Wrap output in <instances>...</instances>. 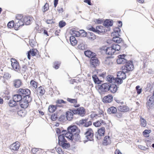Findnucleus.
<instances>
[{
  "label": "nucleus",
  "mask_w": 154,
  "mask_h": 154,
  "mask_svg": "<svg viewBox=\"0 0 154 154\" xmlns=\"http://www.w3.org/2000/svg\"><path fill=\"white\" fill-rule=\"evenodd\" d=\"M103 112L102 111H101L98 114H96L93 113L91 115V118L93 119H98L95 122L93 123V125L96 127L100 126L102 124L105 125V123L103 120L104 119Z\"/></svg>",
  "instance_id": "obj_1"
},
{
  "label": "nucleus",
  "mask_w": 154,
  "mask_h": 154,
  "mask_svg": "<svg viewBox=\"0 0 154 154\" xmlns=\"http://www.w3.org/2000/svg\"><path fill=\"white\" fill-rule=\"evenodd\" d=\"M66 132V131H62V133L58 136V143L64 149H67L70 146V144L67 143V140L65 138V134L63 133V132Z\"/></svg>",
  "instance_id": "obj_2"
},
{
  "label": "nucleus",
  "mask_w": 154,
  "mask_h": 154,
  "mask_svg": "<svg viewBox=\"0 0 154 154\" xmlns=\"http://www.w3.org/2000/svg\"><path fill=\"white\" fill-rule=\"evenodd\" d=\"M120 30V29L119 27L115 28L114 29L113 32L111 34L112 36H115L112 38L113 41L117 43H120L122 41V39L119 37L120 35L119 34Z\"/></svg>",
  "instance_id": "obj_3"
},
{
  "label": "nucleus",
  "mask_w": 154,
  "mask_h": 154,
  "mask_svg": "<svg viewBox=\"0 0 154 154\" xmlns=\"http://www.w3.org/2000/svg\"><path fill=\"white\" fill-rule=\"evenodd\" d=\"M121 48L120 46L117 44H113L112 46L106 49V52L108 55H112L116 51H119Z\"/></svg>",
  "instance_id": "obj_4"
},
{
  "label": "nucleus",
  "mask_w": 154,
  "mask_h": 154,
  "mask_svg": "<svg viewBox=\"0 0 154 154\" xmlns=\"http://www.w3.org/2000/svg\"><path fill=\"white\" fill-rule=\"evenodd\" d=\"M65 137L71 141H80V136L78 133L73 134L66 133L65 134Z\"/></svg>",
  "instance_id": "obj_5"
},
{
  "label": "nucleus",
  "mask_w": 154,
  "mask_h": 154,
  "mask_svg": "<svg viewBox=\"0 0 154 154\" xmlns=\"http://www.w3.org/2000/svg\"><path fill=\"white\" fill-rule=\"evenodd\" d=\"M126 72H124L122 69V71L119 72L117 73V78H116L117 83L120 84L122 82V79H124L126 78Z\"/></svg>",
  "instance_id": "obj_6"
},
{
  "label": "nucleus",
  "mask_w": 154,
  "mask_h": 154,
  "mask_svg": "<svg viewBox=\"0 0 154 154\" xmlns=\"http://www.w3.org/2000/svg\"><path fill=\"white\" fill-rule=\"evenodd\" d=\"M18 93L23 97V98H28V97H30V95L31 92L28 89L20 88L18 91Z\"/></svg>",
  "instance_id": "obj_7"
},
{
  "label": "nucleus",
  "mask_w": 154,
  "mask_h": 154,
  "mask_svg": "<svg viewBox=\"0 0 154 154\" xmlns=\"http://www.w3.org/2000/svg\"><path fill=\"white\" fill-rule=\"evenodd\" d=\"M125 63V65L122 67V69L124 72H128L133 70L134 66L132 62L131 61H126Z\"/></svg>",
  "instance_id": "obj_8"
},
{
  "label": "nucleus",
  "mask_w": 154,
  "mask_h": 154,
  "mask_svg": "<svg viewBox=\"0 0 154 154\" xmlns=\"http://www.w3.org/2000/svg\"><path fill=\"white\" fill-rule=\"evenodd\" d=\"M85 136L88 140H84V143H85L88 140L91 141L93 139V131L91 129H88L85 133Z\"/></svg>",
  "instance_id": "obj_9"
},
{
  "label": "nucleus",
  "mask_w": 154,
  "mask_h": 154,
  "mask_svg": "<svg viewBox=\"0 0 154 154\" xmlns=\"http://www.w3.org/2000/svg\"><path fill=\"white\" fill-rule=\"evenodd\" d=\"M31 100L32 98L31 97H28V98H23V100L19 103L20 105L22 108L25 109L28 106L29 103L31 102Z\"/></svg>",
  "instance_id": "obj_10"
},
{
  "label": "nucleus",
  "mask_w": 154,
  "mask_h": 154,
  "mask_svg": "<svg viewBox=\"0 0 154 154\" xmlns=\"http://www.w3.org/2000/svg\"><path fill=\"white\" fill-rule=\"evenodd\" d=\"M11 62L12 69L16 71H18L20 68L18 62L15 59L13 58H12L11 59Z\"/></svg>",
  "instance_id": "obj_11"
},
{
  "label": "nucleus",
  "mask_w": 154,
  "mask_h": 154,
  "mask_svg": "<svg viewBox=\"0 0 154 154\" xmlns=\"http://www.w3.org/2000/svg\"><path fill=\"white\" fill-rule=\"evenodd\" d=\"M147 100V106L149 108L151 109L152 107L154 106V96L152 95L148 96Z\"/></svg>",
  "instance_id": "obj_12"
},
{
  "label": "nucleus",
  "mask_w": 154,
  "mask_h": 154,
  "mask_svg": "<svg viewBox=\"0 0 154 154\" xmlns=\"http://www.w3.org/2000/svg\"><path fill=\"white\" fill-rule=\"evenodd\" d=\"M90 63L91 66L93 67H96L98 66L100 63L99 60L96 56L91 58Z\"/></svg>",
  "instance_id": "obj_13"
},
{
  "label": "nucleus",
  "mask_w": 154,
  "mask_h": 154,
  "mask_svg": "<svg viewBox=\"0 0 154 154\" xmlns=\"http://www.w3.org/2000/svg\"><path fill=\"white\" fill-rule=\"evenodd\" d=\"M72 112L74 114H77L82 116H84L85 113V109L83 107L79 108L77 110H73Z\"/></svg>",
  "instance_id": "obj_14"
},
{
  "label": "nucleus",
  "mask_w": 154,
  "mask_h": 154,
  "mask_svg": "<svg viewBox=\"0 0 154 154\" xmlns=\"http://www.w3.org/2000/svg\"><path fill=\"white\" fill-rule=\"evenodd\" d=\"M110 84L109 83H103L101 85L99 89L102 92H107L110 89Z\"/></svg>",
  "instance_id": "obj_15"
},
{
  "label": "nucleus",
  "mask_w": 154,
  "mask_h": 154,
  "mask_svg": "<svg viewBox=\"0 0 154 154\" xmlns=\"http://www.w3.org/2000/svg\"><path fill=\"white\" fill-rule=\"evenodd\" d=\"M125 56L126 55L123 54L118 56L117 62L118 64H124L126 62L127 60L125 58Z\"/></svg>",
  "instance_id": "obj_16"
},
{
  "label": "nucleus",
  "mask_w": 154,
  "mask_h": 154,
  "mask_svg": "<svg viewBox=\"0 0 154 154\" xmlns=\"http://www.w3.org/2000/svg\"><path fill=\"white\" fill-rule=\"evenodd\" d=\"M38 52V51L36 49H30L27 53L28 58L30 60V55L32 56H34L36 55Z\"/></svg>",
  "instance_id": "obj_17"
},
{
  "label": "nucleus",
  "mask_w": 154,
  "mask_h": 154,
  "mask_svg": "<svg viewBox=\"0 0 154 154\" xmlns=\"http://www.w3.org/2000/svg\"><path fill=\"white\" fill-rule=\"evenodd\" d=\"M104 27L102 26H98L95 28L94 32L98 34L103 33L106 32V30L104 28Z\"/></svg>",
  "instance_id": "obj_18"
},
{
  "label": "nucleus",
  "mask_w": 154,
  "mask_h": 154,
  "mask_svg": "<svg viewBox=\"0 0 154 154\" xmlns=\"http://www.w3.org/2000/svg\"><path fill=\"white\" fill-rule=\"evenodd\" d=\"M68 132L70 134H72V133L76 131L77 132L78 131V128L76 125H71L69 126L67 129Z\"/></svg>",
  "instance_id": "obj_19"
},
{
  "label": "nucleus",
  "mask_w": 154,
  "mask_h": 154,
  "mask_svg": "<svg viewBox=\"0 0 154 154\" xmlns=\"http://www.w3.org/2000/svg\"><path fill=\"white\" fill-rule=\"evenodd\" d=\"M32 20V18L31 17L26 16L24 17L22 21L24 23V24L29 25L31 23Z\"/></svg>",
  "instance_id": "obj_20"
},
{
  "label": "nucleus",
  "mask_w": 154,
  "mask_h": 154,
  "mask_svg": "<svg viewBox=\"0 0 154 154\" xmlns=\"http://www.w3.org/2000/svg\"><path fill=\"white\" fill-rule=\"evenodd\" d=\"M113 100V97L112 95H108L104 97L103 98V101L106 103L111 102Z\"/></svg>",
  "instance_id": "obj_21"
},
{
  "label": "nucleus",
  "mask_w": 154,
  "mask_h": 154,
  "mask_svg": "<svg viewBox=\"0 0 154 154\" xmlns=\"http://www.w3.org/2000/svg\"><path fill=\"white\" fill-rule=\"evenodd\" d=\"M20 146V144L16 142L11 145L10 149L12 151L17 150L18 149Z\"/></svg>",
  "instance_id": "obj_22"
},
{
  "label": "nucleus",
  "mask_w": 154,
  "mask_h": 154,
  "mask_svg": "<svg viewBox=\"0 0 154 154\" xmlns=\"http://www.w3.org/2000/svg\"><path fill=\"white\" fill-rule=\"evenodd\" d=\"M105 132V128L104 127H102L99 129L98 131V134L97 135V138L98 139H100V137L103 136L104 135Z\"/></svg>",
  "instance_id": "obj_23"
},
{
  "label": "nucleus",
  "mask_w": 154,
  "mask_h": 154,
  "mask_svg": "<svg viewBox=\"0 0 154 154\" xmlns=\"http://www.w3.org/2000/svg\"><path fill=\"white\" fill-rule=\"evenodd\" d=\"M22 97L20 94H18L14 95L13 97V99L16 103L19 102H20L23 99Z\"/></svg>",
  "instance_id": "obj_24"
},
{
  "label": "nucleus",
  "mask_w": 154,
  "mask_h": 154,
  "mask_svg": "<svg viewBox=\"0 0 154 154\" xmlns=\"http://www.w3.org/2000/svg\"><path fill=\"white\" fill-rule=\"evenodd\" d=\"M85 55L89 57H94L96 56V54L90 51H87L84 52Z\"/></svg>",
  "instance_id": "obj_25"
},
{
  "label": "nucleus",
  "mask_w": 154,
  "mask_h": 154,
  "mask_svg": "<svg viewBox=\"0 0 154 154\" xmlns=\"http://www.w3.org/2000/svg\"><path fill=\"white\" fill-rule=\"evenodd\" d=\"M107 80L109 82L111 83H116V78H115L112 75H108L107 77Z\"/></svg>",
  "instance_id": "obj_26"
},
{
  "label": "nucleus",
  "mask_w": 154,
  "mask_h": 154,
  "mask_svg": "<svg viewBox=\"0 0 154 154\" xmlns=\"http://www.w3.org/2000/svg\"><path fill=\"white\" fill-rule=\"evenodd\" d=\"M16 22L14 26V28L15 29L17 30L18 28L24 25V23L22 20L16 21Z\"/></svg>",
  "instance_id": "obj_27"
},
{
  "label": "nucleus",
  "mask_w": 154,
  "mask_h": 154,
  "mask_svg": "<svg viewBox=\"0 0 154 154\" xmlns=\"http://www.w3.org/2000/svg\"><path fill=\"white\" fill-rule=\"evenodd\" d=\"M21 81L19 79H15L13 81V85L16 88L20 87L22 85Z\"/></svg>",
  "instance_id": "obj_28"
},
{
  "label": "nucleus",
  "mask_w": 154,
  "mask_h": 154,
  "mask_svg": "<svg viewBox=\"0 0 154 154\" xmlns=\"http://www.w3.org/2000/svg\"><path fill=\"white\" fill-rule=\"evenodd\" d=\"M111 142V139L109 136H105L103 141V144L104 145L110 144Z\"/></svg>",
  "instance_id": "obj_29"
},
{
  "label": "nucleus",
  "mask_w": 154,
  "mask_h": 154,
  "mask_svg": "<svg viewBox=\"0 0 154 154\" xmlns=\"http://www.w3.org/2000/svg\"><path fill=\"white\" fill-rule=\"evenodd\" d=\"M118 109L119 110L122 112H126L129 110V108L126 106H119Z\"/></svg>",
  "instance_id": "obj_30"
},
{
  "label": "nucleus",
  "mask_w": 154,
  "mask_h": 154,
  "mask_svg": "<svg viewBox=\"0 0 154 154\" xmlns=\"http://www.w3.org/2000/svg\"><path fill=\"white\" fill-rule=\"evenodd\" d=\"M67 100L68 102L72 103L74 104V106L75 107H78L80 106L79 104H77V101L75 99H72L68 98H67Z\"/></svg>",
  "instance_id": "obj_31"
},
{
  "label": "nucleus",
  "mask_w": 154,
  "mask_h": 154,
  "mask_svg": "<svg viewBox=\"0 0 154 154\" xmlns=\"http://www.w3.org/2000/svg\"><path fill=\"white\" fill-rule=\"evenodd\" d=\"M113 24L112 20H106L105 21L103 25L105 27H108L109 26H112Z\"/></svg>",
  "instance_id": "obj_32"
},
{
  "label": "nucleus",
  "mask_w": 154,
  "mask_h": 154,
  "mask_svg": "<svg viewBox=\"0 0 154 154\" xmlns=\"http://www.w3.org/2000/svg\"><path fill=\"white\" fill-rule=\"evenodd\" d=\"M117 87L116 85H115L112 84L111 85L110 84V89L109 90L112 93H115L117 91Z\"/></svg>",
  "instance_id": "obj_33"
},
{
  "label": "nucleus",
  "mask_w": 154,
  "mask_h": 154,
  "mask_svg": "<svg viewBox=\"0 0 154 154\" xmlns=\"http://www.w3.org/2000/svg\"><path fill=\"white\" fill-rule=\"evenodd\" d=\"M73 112H72L68 111L66 112V116L67 119L71 121L73 119Z\"/></svg>",
  "instance_id": "obj_34"
},
{
  "label": "nucleus",
  "mask_w": 154,
  "mask_h": 154,
  "mask_svg": "<svg viewBox=\"0 0 154 154\" xmlns=\"http://www.w3.org/2000/svg\"><path fill=\"white\" fill-rule=\"evenodd\" d=\"M86 37H87V38L89 39L92 40H94L96 38V36L94 34L91 32H88V33H87V36Z\"/></svg>",
  "instance_id": "obj_35"
},
{
  "label": "nucleus",
  "mask_w": 154,
  "mask_h": 154,
  "mask_svg": "<svg viewBox=\"0 0 154 154\" xmlns=\"http://www.w3.org/2000/svg\"><path fill=\"white\" fill-rule=\"evenodd\" d=\"M107 112L109 114H114L116 113L117 109L116 107L112 106L108 109Z\"/></svg>",
  "instance_id": "obj_36"
},
{
  "label": "nucleus",
  "mask_w": 154,
  "mask_h": 154,
  "mask_svg": "<svg viewBox=\"0 0 154 154\" xmlns=\"http://www.w3.org/2000/svg\"><path fill=\"white\" fill-rule=\"evenodd\" d=\"M70 41L72 45H75L77 43V41L74 36H71L70 38Z\"/></svg>",
  "instance_id": "obj_37"
},
{
  "label": "nucleus",
  "mask_w": 154,
  "mask_h": 154,
  "mask_svg": "<svg viewBox=\"0 0 154 154\" xmlns=\"http://www.w3.org/2000/svg\"><path fill=\"white\" fill-rule=\"evenodd\" d=\"M103 63L104 64L108 66L111 65L112 63L111 59L109 57H107L105 59L103 62Z\"/></svg>",
  "instance_id": "obj_38"
},
{
  "label": "nucleus",
  "mask_w": 154,
  "mask_h": 154,
  "mask_svg": "<svg viewBox=\"0 0 154 154\" xmlns=\"http://www.w3.org/2000/svg\"><path fill=\"white\" fill-rule=\"evenodd\" d=\"M61 63L59 61H56L54 62L53 67L56 69H57L60 66Z\"/></svg>",
  "instance_id": "obj_39"
},
{
  "label": "nucleus",
  "mask_w": 154,
  "mask_h": 154,
  "mask_svg": "<svg viewBox=\"0 0 154 154\" xmlns=\"http://www.w3.org/2000/svg\"><path fill=\"white\" fill-rule=\"evenodd\" d=\"M140 125L142 127H145L146 125V122L145 119L142 118H140Z\"/></svg>",
  "instance_id": "obj_40"
},
{
  "label": "nucleus",
  "mask_w": 154,
  "mask_h": 154,
  "mask_svg": "<svg viewBox=\"0 0 154 154\" xmlns=\"http://www.w3.org/2000/svg\"><path fill=\"white\" fill-rule=\"evenodd\" d=\"M56 109V107L55 106L50 105L48 108V111L51 113H52L55 111Z\"/></svg>",
  "instance_id": "obj_41"
},
{
  "label": "nucleus",
  "mask_w": 154,
  "mask_h": 154,
  "mask_svg": "<svg viewBox=\"0 0 154 154\" xmlns=\"http://www.w3.org/2000/svg\"><path fill=\"white\" fill-rule=\"evenodd\" d=\"M84 120L85 122H84L83 126L85 127H88L91 125L92 122L91 121H87V119H84Z\"/></svg>",
  "instance_id": "obj_42"
},
{
  "label": "nucleus",
  "mask_w": 154,
  "mask_h": 154,
  "mask_svg": "<svg viewBox=\"0 0 154 154\" xmlns=\"http://www.w3.org/2000/svg\"><path fill=\"white\" fill-rule=\"evenodd\" d=\"M8 104L10 106L12 107L16 106L17 105L16 102L13 99L12 100H10Z\"/></svg>",
  "instance_id": "obj_43"
},
{
  "label": "nucleus",
  "mask_w": 154,
  "mask_h": 154,
  "mask_svg": "<svg viewBox=\"0 0 154 154\" xmlns=\"http://www.w3.org/2000/svg\"><path fill=\"white\" fill-rule=\"evenodd\" d=\"M38 91L41 95H43L44 94L45 91L42 87L40 86L38 88Z\"/></svg>",
  "instance_id": "obj_44"
},
{
  "label": "nucleus",
  "mask_w": 154,
  "mask_h": 154,
  "mask_svg": "<svg viewBox=\"0 0 154 154\" xmlns=\"http://www.w3.org/2000/svg\"><path fill=\"white\" fill-rule=\"evenodd\" d=\"M92 78L95 83H97V84L100 83V81L99 80L96 75H93Z\"/></svg>",
  "instance_id": "obj_45"
},
{
  "label": "nucleus",
  "mask_w": 154,
  "mask_h": 154,
  "mask_svg": "<svg viewBox=\"0 0 154 154\" xmlns=\"http://www.w3.org/2000/svg\"><path fill=\"white\" fill-rule=\"evenodd\" d=\"M30 84L35 88H36L37 87V83L34 81L31 80L30 82Z\"/></svg>",
  "instance_id": "obj_46"
},
{
  "label": "nucleus",
  "mask_w": 154,
  "mask_h": 154,
  "mask_svg": "<svg viewBox=\"0 0 154 154\" xmlns=\"http://www.w3.org/2000/svg\"><path fill=\"white\" fill-rule=\"evenodd\" d=\"M84 122H85L84 119H82L79 120V121H77L75 123L79 126L81 125L83 126Z\"/></svg>",
  "instance_id": "obj_47"
},
{
  "label": "nucleus",
  "mask_w": 154,
  "mask_h": 154,
  "mask_svg": "<svg viewBox=\"0 0 154 154\" xmlns=\"http://www.w3.org/2000/svg\"><path fill=\"white\" fill-rule=\"evenodd\" d=\"M72 34L74 37H79L80 36L79 32L76 31H72Z\"/></svg>",
  "instance_id": "obj_48"
},
{
  "label": "nucleus",
  "mask_w": 154,
  "mask_h": 154,
  "mask_svg": "<svg viewBox=\"0 0 154 154\" xmlns=\"http://www.w3.org/2000/svg\"><path fill=\"white\" fill-rule=\"evenodd\" d=\"M154 87V84H151L150 83H148L147 84V86L146 89L147 90H148L149 88H150V91L152 90V88Z\"/></svg>",
  "instance_id": "obj_49"
},
{
  "label": "nucleus",
  "mask_w": 154,
  "mask_h": 154,
  "mask_svg": "<svg viewBox=\"0 0 154 154\" xmlns=\"http://www.w3.org/2000/svg\"><path fill=\"white\" fill-rule=\"evenodd\" d=\"M17 114L19 116L21 117H24L26 115L25 112H23L22 110H19L18 111Z\"/></svg>",
  "instance_id": "obj_50"
},
{
  "label": "nucleus",
  "mask_w": 154,
  "mask_h": 154,
  "mask_svg": "<svg viewBox=\"0 0 154 154\" xmlns=\"http://www.w3.org/2000/svg\"><path fill=\"white\" fill-rule=\"evenodd\" d=\"M136 89L137 90V93L138 94H140L142 91V88L139 85L137 86L136 87Z\"/></svg>",
  "instance_id": "obj_51"
},
{
  "label": "nucleus",
  "mask_w": 154,
  "mask_h": 154,
  "mask_svg": "<svg viewBox=\"0 0 154 154\" xmlns=\"http://www.w3.org/2000/svg\"><path fill=\"white\" fill-rule=\"evenodd\" d=\"M78 47L79 49L82 50H84L85 49V45L83 42L79 44Z\"/></svg>",
  "instance_id": "obj_52"
},
{
  "label": "nucleus",
  "mask_w": 154,
  "mask_h": 154,
  "mask_svg": "<svg viewBox=\"0 0 154 154\" xmlns=\"http://www.w3.org/2000/svg\"><path fill=\"white\" fill-rule=\"evenodd\" d=\"M40 149H38V148H33L32 149L31 151L32 152V153L33 154H38V152Z\"/></svg>",
  "instance_id": "obj_53"
},
{
  "label": "nucleus",
  "mask_w": 154,
  "mask_h": 154,
  "mask_svg": "<svg viewBox=\"0 0 154 154\" xmlns=\"http://www.w3.org/2000/svg\"><path fill=\"white\" fill-rule=\"evenodd\" d=\"M14 23L13 21H12L8 22V26L9 28H11L14 27Z\"/></svg>",
  "instance_id": "obj_54"
},
{
  "label": "nucleus",
  "mask_w": 154,
  "mask_h": 154,
  "mask_svg": "<svg viewBox=\"0 0 154 154\" xmlns=\"http://www.w3.org/2000/svg\"><path fill=\"white\" fill-rule=\"evenodd\" d=\"M150 130H146L143 132V134L145 137H147L149 136V133L150 132Z\"/></svg>",
  "instance_id": "obj_55"
},
{
  "label": "nucleus",
  "mask_w": 154,
  "mask_h": 154,
  "mask_svg": "<svg viewBox=\"0 0 154 154\" xmlns=\"http://www.w3.org/2000/svg\"><path fill=\"white\" fill-rule=\"evenodd\" d=\"M49 9L48 4L46 3L45 5L43 7V9L42 10L43 11L45 12L47 11Z\"/></svg>",
  "instance_id": "obj_56"
},
{
  "label": "nucleus",
  "mask_w": 154,
  "mask_h": 154,
  "mask_svg": "<svg viewBox=\"0 0 154 154\" xmlns=\"http://www.w3.org/2000/svg\"><path fill=\"white\" fill-rule=\"evenodd\" d=\"M66 24L65 22L63 21H61L59 23V26L60 28H62L64 27Z\"/></svg>",
  "instance_id": "obj_57"
},
{
  "label": "nucleus",
  "mask_w": 154,
  "mask_h": 154,
  "mask_svg": "<svg viewBox=\"0 0 154 154\" xmlns=\"http://www.w3.org/2000/svg\"><path fill=\"white\" fill-rule=\"evenodd\" d=\"M87 29L90 31H93L94 32L95 31V28H94L91 25H88L87 27Z\"/></svg>",
  "instance_id": "obj_58"
},
{
  "label": "nucleus",
  "mask_w": 154,
  "mask_h": 154,
  "mask_svg": "<svg viewBox=\"0 0 154 154\" xmlns=\"http://www.w3.org/2000/svg\"><path fill=\"white\" fill-rule=\"evenodd\" d=\"M138 147L140 149L143 150H145L148 149L145 146L140 145H138Z\"/></svg>",
  "instance_id": "obj_59"
},
{
  "label": "nucleus",
  "mask_w": 154,
  "mask_h": 154,
  "mask_svg": "<svg viewBox=\"0 0 154 154\" xmlns=\"http://www.w3.org/2000/svg\"><path fill=\"white\" fill-rule=\"evenodd\" d=\"M79 33L80 34V35L81 34H82L83 33L84 34V35H82V36L83 37H86L87 36V33L84 30H80V32H79Z\"/></svg>",
  "instance_id": "obj_60"
},
{
  "label": "nucleus",
  "mask_w": 154,
  "mask_h": 154,
  "mask_svg": "<svg viewBox=\"0 0 154 154\" xmlns=\"http://www.w3.org/2000/svg\"><path fill=\"white\" fill-rule=\"evenodd\" d=\"M30 45L32 47H33L34 46L35 44V41L33 40H30L29 41Z\"/></svg>",
  "instance_id": "obj_61"
},
{
  "label": "nucleus",
  "mask_w": 154,
  "mask_h": 154,
  "mask_svg": "<svg viewBox=\"0 0 154 154\" xmlns=\"http://www.w3.org/2000/svg\"><path fill=\"white\" fill-rule=\"evenodd\" d=\"M22 17L23 16L22 15L19 14L17 15L16 17V18L17 19V20L16 21L22 20L21 19Z\"/></svg>",
  "instance_id": "obj_62"
},
{
  "label": "nucleus",
  "mask_w": 154,
  "mask_h": 154,
  "mask_svg": "<svg viewBox=\"0 0 154 154\" xmlns=\"http://www.w3.org/2000/svg\"><path fill=\"white\" fill-rule=\"evenodd\" d=\"M57 151L60 154H63V151L60 148H57L56 149Z\"/></svg>",
  "instance_id": "obj_63"
},
{
  "label": "nucleus",
  "mask_w": 154,
  "mask_h": 154,
  "mask_svg": "<svg viewBox=\"0 0 154 154\" xmlns=\"http://www.w3.org/2000/svg\"><path fill=\"white\" fill-rule=\"evenodd\" d=\"M57 103L59 104H61L62 103H66V102L65 101H64L63 100L60 99L58 100L57 101Z\"/></svg>",
  "instance_id": "obj_64"
}]
</instances>
